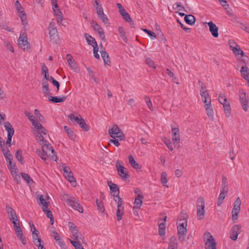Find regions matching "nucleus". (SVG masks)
I'll list each match as a JSON object with an SVG mask.
<instances>
[{
    "label": "nucleus",
    "instance_id": "nucleus-1",
    "mask_svg": "<svg viewBox=\"0 0 249 249\" xmlns=\"http://www.w3.org/2000/svg\"><path fill=\"white\" fill-rule=\"evenodd\" d=\"M39 142L42 146V151L39 149L36 150V152L39 157L44 161H46L47 158H48L56 161L57 157L51 144L45 140H41Z\"/></svg>",
    "mask_w": 249,
    "mask_h": 249
},
{
    "label": "nucleus",
    "instance_id": "nucleus-2",
    "mask_svg": "<svg viewBox=\"0 0 249 249\" xmlns=\"http://www.w3.org/2000/svg\"><path fill=\"white\" fill-rule=\"evenodd\" d=\"M202 101L204 103V107L210 120L213 121L214 120L213 111L211 104V99L208 92H202L200 94Z\"/></svg>",
    "mask_w": 249,
    "mask_h": 249
},
{
    "label": "nucleus",
    "instance_id": "nucleus-3",
    "mask_svg": "<svg viewBox=\"0 0 249 249\" xmlns=\"http://www.w3.org/2000/svg\"><path fill=\"white\" fill-rule=\"evenodd\" d=\"M63 197L67 204L72 207L73 209L78 211L80 213H82L83 212L82 206L78 203L75 197L71 196L68 194H64Z\"/></svg>",
    "mask_w": 249,
    "mask_h": 249
},
{
    "label": "nucleus",
    "instance_id": "nucleus-4",
    "mask_svg": "<svg viewBox=\"0 0 249 249\" xmlns=\"http://www.w3.org/2000/svg\"><path fill=\"white\" fill-rule=\"evenodd\" d=\"M205 202L202 197H199L196 200V216L198 220H202L205 215Z\"/></svg>",
    "mask_w": 249,
    "mask_h": 249
},
{
    "label": "nucleus",
    "instance_id": "nucleus-5",
    "mask_svg": "<svg viewBox=\"0 0 249 249\" xmlns=\"http://www.w3.org/2000/svg\"><path fill=\"white\" fill-rule=\"evenodd\" d=\"M187 223V221L185 219L180 220L178 226V239L181 242L184 241L186 237Z\"/></svg>",
    "mask_w": 249,
    "mask_h": 249
},
{
    "label": "nucleus",
    "instance_id": "nucleus-6",
    "mask_svg": "<svg viewBox=\"0 0 249 249\" xmlns=\"http://www.w3.org/2000/svg\"><path fill=\"white\" fill-rule=\"evenodd\" d=\"M108 133L110 136L113 139L117 138L120 141L125 139V136L122 130L116 124L113 125L112 128L108 130Z\"/></svg>",
    "mask_w": 249,
    "mask_h": 249
},
{
    "label": "nucleus",
    "instance_id": "nucleus-7",
    "mask_svg": "<svg viewBox=\"0 0 249 249\" xmlns=\"http://www.w3.org/2000/svg\"><path fill=\"white\" fill-rule=\"evenodd\" d=\"M115 167L117 170L118 175L123 180H124L129 178L128 172L126 171V168L122 165V162L121 160H117Z\"/></svg>",
    "mask_w": 249,
    "mask_h": 249
},
{
    "label": "nucleus",
    "instance_id": "nucleus-8",
    "mask_svg": "<svg viewBox=\"0 0 249 249\" xmlns=\"http://www.w3.org/2000/svg\"><path fill=\"white\" fill-rule=\"evenodd\" d=\"M204 238L206 239L205 245L206 249H216L215 239L209 232L204 233Z\"/></svg>",
    "mask_w": 249,
    "mask_h": 249
},
{
    "label": "nucleus",
    "instance_id": "nucleus-9",
    "mask_svg": "<svg viewBox=\"0 0 249 249\" xmlns=\"http://www.w3.org/2000/svg\"><path fill=\"white\" fill-rule=\"evenodd\" d=\"M239 96L240 102L242 105L243 109L247 111L248 109V103L249 101V97L247 96L246 92L243 90L241 89L239 90Z\"/></svg>",
    "mask_w": 249,
    "mask_h": 249
},
{
    "label": "nucleus",
    "instance_id": "nucleus-10",
    "mask_svg": "<svg viewBox=\"0 0 249 249\" xmlns=\"http://www.w3.org/2000/svg\"><path fill=\"white\" fill-rule=\"evenodd\" d=\"M114 200L118 204L116 215L117 220L119 221L122 219V215L124 213L123 206L124 202L120 197H118L117 198H114Z\"/></svg>",
    "mask_w": 249,
    "mask_h": 249
},
{
    "label": "nucleus",
    "instance_id": "nucleus-11",
    "mask_svg": "<svg viewBox=\"0 0 249 249\" xmlns=\"http://www.w3.org/2000/svg\"><path fill=\"white\" fill-rule=\"evenodd\" d=\"M171 130L172 132V141L173 144L176 145V144H178L180 142V134L179 127L178 125H176V126H172Z\"/></svg>",
    "mask_w": 249,
    "mask_h": 249
},
{
    "label": "nucleus",
    "instance_id": "nucleus-12",
    "mask_svg": "<svg viewBox=\"0 0 249 249\" xmlns=\"http://www.w3.org/2000/svg\"><path fill=\"white\" fill-rule=\"evenodd\" d=\"M117 6L119 9V12L123 18L127 22L131 24L133 23V20L132 18H130L129 14L126 12L125 10L122 6L121 4L119 3H117Z\"/></svg>",
    "mask_w": 249,
    "mask_h": 249
},
{
    "label": "nucleus",
    "instance_id": "nucleus-13",
    "mask_svg": "<svg viewBox=\"0 0 249 249\" xmlns=\"http://www.w3.org/2000/svg\"><path fill=\"white\" fill-rule=\"evenodd\" d=\"M34 127L38 131L37 140L39 142L41 140H45L43 135H46L47 134L46 129L39 122L36 123Z\"/></svg>",
    "mask_w": 249,
    "mask_h": 249
},
{
    "label": "nucleus",
    "instance_id": "nucleus-14",
    "mask_svg": "<svg viewBox=\"0 0 249 249\" xmlns=\"http://www.w3.org/2000/svg\"><path fill=\"white\" fill-rule=\"evenodd\" d=\"M63 171L65 173V177L68 181H69L72 185L76 184V180L74 178L73 173L71 172V169L68 166H65L63 167Z\"/></svg>",
    "mask_w": 249,
    "mask_h": 249
},
{
    "label": "nucleus",
    "instance_id": "nucleus-15",
    "mask_svg": "<svg viewBox=\"0 0 249 249\" xmlns=\"http://www.w3.org/2000/svg\"><path fill=\"white\" fill-rule=\"evenodd\" d=\"M5 209L8 217L12 223L18 221L15 211L10 206L7 205Z\"/></svg>",
    "mask_w": 249,
    "mask_h": 249
},
{
    "label": "nucleus",
    "instance_id": "nucleus-16",
    "mask_svg": "<svg viewBox=\"0 0 249 249\" xmlns=\"http://www.w3.org/2000/svg\"><path fill=\"white\" fill-rule=\"evenodd\" d=\"M18 44L21 48L26 49L29 48V43L28 42V38L26 36L21 35L18 39Z\"/></svg>",
    "mask_w": 249,
    "mask_h": 249
},
{
    "label": "nucleus",
    "instance_id": "nucleus-17",
    "mask_svg": "<svg viewBox=\"0 0 249 249\" xmlns=\"http://www.w3.org/2000/svg\"><path fill=\"white\" fill-rule=\"evenodd\" d=\"M49 36L51 39H55L57 36V30L53 22H51L49 25Z\"/></svg>",
    "mask_w": 249,
    "mask_h": 249
},
{
    "label": "nucleus",
    "instance_id": "nucleus-18",
    "mask_svg": "<svg viewBox=\"0 0 249 249\" xmlns=\"http://www.w3.org/2000/svg\"><path fill=\"white\" fill-rule=\"evenodd\" d=\"M91 26L95 31H96L99 35L100 38L103 40H105V35L103 28L99 25L97 23L92 20L91 22Z\"/></svg>",
    "mask_w": 249,
    "mask_h": 249
},
{
    "label": "nucleus",
    "instance_id": "nucleus-19",
    "mask_svg": "<svg viewBox=\"0 0 249 249\" xmlns=\"http://www.w3.org/2000/svg\"><path fill=\"white\" fill-rule=\"evenodd\" d=\"M107 184L110 187V193L115 197L114 198H117V197H120L119 196V187L116 184L112 183L111 181L108 182Z\"/></svg>",
    "mask_w": 249,
    "mask_h": 249
},
{
    "label": "nucleus",
    "instance_id": "nucleus-20",
    "mask_svg": "<svg viewBox=\"0 0 249 249\" xmlns=\"http://www.w3.org/2000/svg\"><path fill=\"white\" fill-rule=\"evenodd\" d=\"M209 27V31L214 37H217L219 36L218 30V28L213 21H211L209 22H206Z\"/></svg>",
    "mask_w": 249,
    "mask_h": 249
},
{
    "label": "nucleus",
    "instance_id": "nucleus-21",
    "mask_svg": "<svg viewBox=\"0 0 249 249\" xmlns=\"http://www.w3.org/2000/svg\"><path fill=\"white\" fill-rule=\"evenodd\" d=\"M240 226L238 225L233 226L230 232V237L233 240H236L240 233Z\"/></svg>",
    "mask_w": 249,
    "mask_h": 249
},
{
    "label": "nucleus",
    "instance_id": "nucleus-22",
    "mask_svg": "<svg viewBox=\"0 0 249 249\" xmlns=\"http://www.w3.org/2000/svg\"><path fill=\"white\" fill-rule=\"evenodd\" d=\"M167 218V216H165L163 219H160L159 221V232L160 236H163L165 234V221Z\"/></svg>",
    "mask_w": 249,
    "mask_h": 249
},
{
    "label": "nucleus",
    "instance_id": "nucleus-23",
    "mask_svg": "<svg viewBox=\"0 0 249 249\" xmlns=\"http://www.w3.org/2000/svg\"><path fill=\"white\" fill-rule=\"evenodd\" d=\"M72 238H73L74 240L73 241H82V242H83L84 240V236H83L82 234L78 230H77L76 231H72Z\"/></svg>",
    "mask_w": 249,
    "mask_h": 249
},
{
    "label": "nucleus",
    "instance_id": "nucleus-24",
    "mask_svg": "<svg viewBox=\"0 0 249 249\" xmlns=\"http://www.w3.org/2000/svg\"><path fill=\"white\" fill-rule=\"evenodd\" d=\"M66 59L68 62L69 66L71 69L74 70L75 71H77V67L76 66V63L74 60L73 59L72 56L70 54L66 55Z\"/></svg>",
    "mask_w": 249,
    "mask_h": 249
},
{
    "label": "nucleus",
    "instance_id": "nucleus-25",
    "mask_svg": "<svg viewBox=\"0 0 249 249\" xmlns=\"http://www.w3.org/2000/svg\"><path fill=\"white\" fill-rule=\"evenodd\" d=\"M101 57L104 60L105 65H110L111 62L108 53L105 51L102 50L100 52Z\"/></svg>",
    "mask_w": 249,
    "mask_h": 249
},
{
    "label": "nucleus",
    "instance_id": "nucleus-26",
    "mask_svg": "<svg viewBox=\"0 0 249 249\" xmlns=\"http://www.w3.org/2000/svg\"><path fill=\"white\" fill-rule=\"evenodd\" d=\"M33 242L35 245L39 244V243L41 242V239L39 237V231L35 229V231H32Z\"/></svg>",
    "mask_w": 249,
    "mask_h": 249
},
{
    "label": "nucleus",
    "instance_id": "nucleus-27",
    "mask_svg": "<svg viewBox=\"0 0 249 249\" xmlns=\"http://www.w3.org/2000/svg\"><path fill=\"white\" fill-rule=\"evenodd\" d=\"M85 36L89 45L92 46L93 48L98 47L97 42L93 37L87 34H85Z\"/></svg>",
    "mask_w": 249,
    "mask_h": 249
},
{
    "label": "nucleus",
    "instance_id": "nucleus-28",
    "mask_svg": "<svg viewBox=\"0 0 249 249\" xmlns=\"http://www.w3.org/2000/svg\"><path fill=\"white\" fill-rule=\"evenodd\" d=\"M143 199V196L142 195V194H138V195H137V197H136L134 201V204L135 205V208L139 209L141 207Z\"/></svg>",
    "mask_w": 249,
    "mask_h": 249
},
{
    "label": "nucleus",
    "instance_id": "nucleus-29",
    "mask_svg": "<svg viewBox=\"0 0 249 249\" xmlns=\"http://www.w3.org/2000/svg\"><path fill=\"white\" fill-rule=\"evenodd\" d=\"M4 127L7 132V136L14 135V129L12 124L9 122H6L4 123Z\"/></svg>",
    "mask_w": 249,
    "mask_h": 249
},
{
    "label": "nucleus",
    "instance_id": "nucleus-30",
    "mask_svg": "<svg viewBox=\"0 0 249 249\" xmlns=\"http://www.w3.org/2000/svg\"><path fill=\"white\" fill-rule=\"evenodd\" d=\"M67 96H62V97H58L56 96L53 97L50 96L48 97V100L53 103H62L65 101Z\"/></svg>",
    "mask_w": 249,
    "mask_h": 249
},
{
    "label": "nucleus",
    "instance_id": "nucleus-31",
    "mask_svg": "<svg viewBox=\"0 0 249 249\" xmlns=\"http://www.w3.org/2000/svg\"><path fill=\"white\" fill-rule=\"evenodd\" d=\"M42 91L44 94V96H47L50 95V90L49 89V85L48 82L46 80H43L42 82Z\"/></svg>",
    "mask_w": 249,
    "mask_h": 249
},
{
    "label": "nucleus",
    "instance_id": "nucleus-32",
    "mask_svg": "<svg viewBox=\"0 0 249 249\" xmlns=\"http://www.w3.org/2000/svg\"><path fill=\"white\" fill-rule=\"evenodd\" d=\"M178 249V241L175 236H171L169 239V247Z\"/></svg>",
    "mask_w": 249,
    "mask_h": 249
},
{
    "label": "nucleus",
    "instance_id": "nucleus-33",
    "mask_svg": "<svg viewBox=\"0 0 249 249\" xmlns=\"http://www.w3.org/2000/svg\"><path fill=\"white\" fill-rule=\"evenodd\" d=\"M129 162L130 165L136 169H140L141 166L134 160L132 156L129 155L128 157Z\"/></svg>",
    "mask_w": 249,
    "mask_h": 249
},
{
    "label": "nucleus",
    "instance_id": "nucleus-34",
    "mask_svg": "<svg viewBox=\"0 0 249 249\" xmlns=\"http://www.w3.org/2000/svg\"><path fill=\"white\" fill-rule=\"evenodd\" d=\"M184 20L187 24L192 25L195 23L196 18L194 16L188 15L185 16Z\"/></svg>",
    "mask_w": 249,
    "mask_h": 249
},
{
    "label": "nucleus",
    "instance_id": "nucleus-35",
    "mask_svg": "<svg viewBox=\"0 0 249 249\" xmlns=\"http://www.w3.org/2000/svg\"><path fill=\"white\" fill-rule=\"evenodd\" d=\"M79 116L80 117V121H79L77 124L79 125L80 127L85 131H88L89 129L88 125L86 123L84 119L81 116V115H79Z\"/></svg>",
    "mask_w": 249,
    "mask_h": 249
},
{
    "label": "nucleus",
    "instance_id": "nucleus-36",
    "mask_svg": "<svg viewBox=\"0 0 249 249\" xmlns=\"http://www.w3.org/2000/svg\"><path fill=\"white\" fill-rule=\"evenodd\" d=\"M64 130L67 133L69 137L72 141H75L76 139V135L74 132L67 126H64Z\"/></svg>",
    "mask_w": 249,
    "mask_h": 249
},
{
    "label": "nucleus",
    "instance_id": "nucleus-37",
    "mask_svg": "<svg viewBox=\"0 0 249 249\" xmlns=\"http://www.w3.org/2000/svg\"><path fill=\"white\" fill-rule=\"evenodd\" d=\"M37 198L39 199V202H38V203L40 206H42L41 208L43 207L45 208H48V203L44 198L43 195H38L37 196Z\"/></svg>",
    "mask_w": 249,
    "mask_h": 249
},
{
    "label": "nucleus",
    "instance_id": "nucleus-38",
    "mask_svg": "<svg viewBox=\"0 0 249 249\" xmlns=\"http://www.w3.org/2000/svg\"><path fill=\"white\" fill-rule=\"evenodd\" d=\"M25 115L28 117L30 121L32 122V124L34 126H35L36 124L38 123V121H35V117L30 112L27 111H25Z\"/></svg>",
    "mask_w": 249,
    "mask_h": 249
},
{
    "label": "nucleus",
    "instance_id": "nucleus-39",
    "mask_svg": "<svg viewBox=\"0 0 249 249\" xmlns=\"http://www.w3.org/2000/svg\"><path fill=\"white\" fill-rule=\"evenodd\" d=\"M224 112L227 117H229L231 115V107L229 102L223 105Z\"/></svg>",
    "mask_w": 249,
    "mask_h": 249
},
{
    "label": "nucleus",
    "instance_id": "nucleus-40",
    "mask_svg": "<svg viewBox=\"0 0 249 249\" xmlns=\"http://www.w3.org/2000/svg\"><path fill=\"white\" fill-rule=\"evenodd\" d=\"M228 193L220 192L218 198L217 199V204L218 206H220L223 203L224 199L227 195Z\"/></svg>",
    "mask_w": 249,
    "mask_h": 249
},
{
    "label": "nucleus",
    "instance_id": "nucleus-41",
    "mask_svg": "<svg viewBox=\"0 0 249 249\" xmlns=\"http://www.w3.org/2000/svg\"><path fill=\"white\" fill-rule=\"evenodd\" d=\"M70 243L74 247L75 249H84L81 243L82 241H74L70 239Z\"/></svg>",
    "mask_w": 249,
    "mask_h": 249
},
{
    "label": "nucleus",
    "instance_id": "nucleus-42",
    "mask_svg": "<svg viewBox=\"0 0 249 249\" xmlns=\"http://www.w3.org/2000/svg\"><path fill=\"white\" fill-rule=\"evenodd\" d=\"M18 238L21 241L23 245L26 244V239L24 237L22 233V231H17L16 232Z\"/></svg>",
    "mask_w": 249,
    "mask_h": 249
},
{
    "label": "nucleus",
    "instance_id": "nucleus-43",
    "mask_svg": "<svg viewBox=\"0 0 249 249\" xmlns=\"http://www.w3.org/2000/svg\"><path fill=\"white\" fill-rule=\"evenodd\" d=\"M19 13V17L21 19L22 23L23 25H26L27 23V20H26V15L24 12L23 10L20 11V12H18Z\"/></svg>",
    "mask_w": 249,
    "mask_h": 249
},
{
    "label": "nucleus",
    "instance_id": "nucleus-44",
    "mask_svg": "<svg viewBox=\"0 0 249 249\" xmlns=\"http://www.w3.org/2000/svg\"><path fill=\"white\" fill-rule=\"evenodd\" d=\"M144 101L149 109H150L151 111H153L154 110V107L153 106L150 97L147 96H145Z\"/></svg>",
    "mask_w": 249,
    "mask_h": 249
},
{
    "label": "nucleus",
    "instance_id": "nucleus-45",
    "mask_svg": "<svg viewBox=\"0 0 249 249\" xmlns=\"http://www.w3.org/2000/svg\"><path fill=\"white\" fill-rule=\"evenodd\" d=\"M118 32H119V33L120 34V36L123 39V40L125 42H127V38H126V37L125 36V34L124 30L123 27H119L118 28Z\"/></svg>",
    "mask_w": 249,
    "mask_h": 249
},
{
    "label": "nucleus",
    "instance_id": "nucleus-46",
    "mask_svg": "<svg viewBox=\"0 0 249 249\" xmlns=\"http://www.w3.org/2000/svg\"><path fill=\"white\" fill-rule=\"evenodd\" d=\"M167 174L165 172H163L161 174V184L164 186H166L168 187L166 185V183L167 182Z\"/></svg>",
    "mask_w": 249,
    "mask_h": 249
},
{
    "label": "nucleus",
    "instance_id": "nucleus-47",
    "mask_svg": "<svg viewBox=\"0 0 249 249\" xmlns=\"http://www.w3.org/2000/svg\"><path fill=\"white\" fill-rule=\"evenodd\" d=\"M198 84L200 87V94L202 93V92H208V90L207 89L206 86L201 81H198Z\"/></svg>",
    "mask_w": 249,
    "mask_h": 249
},
{
    "label": "nucleus",
    "instance_id": "nucleus-48",
    "mask_svg": "<svg viewBox=\"0 0 249 249\" xmlns=\"http://www.w3.org/2000/svg\"><path fill=\"white\" fill-rule=\"evenodd\" d=\"M22 178L25 180L27 183H30L31 182H33V180L27 174L24 173H21Z\"/></svg>",
    "mask_w": 249,
    "mask_h": 249
},
{
    "label": "nucleus",
    "instance_id": "nucleus-49",
    "mask_svg": "<svg viewBox=\"0 0 249 249\" xmlns=\"http://www.w3.org/2000/svg\"><path fill=\"white\" fill-rule=\"evenodd\" d=\"M22 152L21 150L19 149L17 151L16 153V157L18 159V160L20 162H22L23 160V158L22 156Z\"/></svg>",
    "mask_w": 249,
    "mask_h": 249
},
{
    "label": "nucleus",
    "instance_id": "nucleus-50",
    "mask_svg": "<svg viewBox=\"0 0 249 249\" xmlns=\"http://www.w3.org/2000/svg\"><path fill=\"white\" fill-rule=\"evenodd\" d=\"M145 63L150 67H151L153 69H156V68L154 62L150 58H146Z\"/></svg>",
    "mask_w": 249,
    "mask_h": 249
},
{
    "label": "nucleus",
    "instance_id": "nucleus-51",
    "mask_svg": "<svg viewBox=\"0 0 249 249\" xmlns=\"http://www.w3.org/2000/svg\"><path fill=\"white\" fill-rule=\"evenodd\" d=\"M232 51L236 55L239 54H240L242 56L244 55L243 51L240 48L239 46H238V47L234 48V49Z\"/></svg>",
    "mask_w": 249,
    "mask_h": 249
},
{
    "label": "nucleus",
    "instance_id": "nucleus-52",
    "mask_svg": "<svg viewBox=\"0 0 249 249\" xmlns=\"http://www.w3.org/2000/svg\"><path fill=\"white\" fill-rule=\"evenodd\" d=\"M165 145L167 146V147L171 150H173V148L172 146V143L171 141L169 139H167V138H164L163 140Z\"/></svg>",
    "mask_w": 249,
    "mask_h": 249
},
{
    "label": "nucleus",
    "instance_id": "nucleus-53",
    "mask_svg": "<svg viewBox=\"0 0 249 249\" xmlns=\"http://www.w3.org/2000/svg\"><path fill=\"white\" fill-rule=\"evenodd\" d=\"M15 180L16 181L18 184H19L20 182V176L17 174V171H13L12 169V172H11Z\"/></svg>",
    "mask_w": 249,
    "mask_h": 249
},
{
    "label": "nucleus",
    "instance_id": "nucleus-54",
    "mask_svg": "<svg viewBox=\"0 0 249 249\" xmlns=\"http://www.w3.org/2000/svg\"><path fill=\"white\" fill-rule=\"evenodd\" d=\"M4 45L5 46V47H6L7 48V49L8 50H9L10 52L13 53L14 50V48L13 47V46H12L11 43L6 40H4Z\"/></svg>",
    "mask_w": 249,
    "mask_h": 249
},
{
    "label": "nucleus",
    "instance_id": "nucleus-55",
    "mask_svg": "<svg viewBox=\"0 0 249 249\" xmlns=\"http://www.w3.org/2000/svg\"><path fill=\"white\" fill-rule=\"evenodd\" d=\"M241 205V200L239 197H238L234 202V205L232 209L240 210Z\"/></svg>",
    "mask_w": 249,
    "mask_h": 249
},
{
    "label": "nucleus",
    "instance_id": "nucleus-56",
    "mask_svg": "<svg viewBox=\"0 0 249 249\" xmlns=\"http://www.w3.org/2000/svg\"><path fill=\"white\" fill-rule=\"evenodd\" d=\"M218 100H219V101L220 102V103L222 105H224V104L227 103V102H228L227 101V97H226V96L224 94H222V95H219Z\"/></svg>",
    "mask_w": 249,
    "mask_h": 249
},
{
    "label": "nucleus",
    "instance_id": "nucleus-57",
    "mask_svg": "<svg viewBox=\"0 0 249 249\" xmlns=\"http://www.w3.org/2000/svg\"><path fill=\"white\" fill-rule=\"evenodd\" d=\"M48 80L51 81L53 85L56 87L57 92H58L59 89V82L55 80L52 76H50V78Z\"/></svg>",
    "mask_w": 249,
    "mask_h": 249
},
{
    "label": "nucleus",
    "instance_id": "nucleus-58",
    "mask_svg": "<svg viewBox=\"0 0 249 249\" xmlns=\"http://www.w3.org/2000/svg\"><path fill=\"white\" fill-rule=\"evenodd\" d=\"M96 202L98 210L100 212L103 213L104 212L105 208L103 205V203L101 202H99L98 199H96Z\"/></svg>",
    "mask_w": 249,
    "mask_h": 249
},
{
    "label": "nucleus",
    "instance_id": "nucleus-59",
    "mask_svg": "<svg viewBox=\"0 0 249 249\" xmlns=\"http://www.w3.org/2000/svg\"><path fill=\"white\" fill-rule=\"evenodd\" d=\"M142 30L144 32H145L146 33H147L149 36H150V37H151L152 39H154L155 38H156V34L154 32H152L150 30H148L146 29H142Z\"/></svg>",
    "mask_w": 249,
    "mask_h": 249
},
{
    "label": "nucleus",
    "instance_id": "nucleus-60",
    "mask_svg": "<svg viewBox=\"0 0 249 249\" xmlns=\"http://www.w3.org/2000/svg\"><path fill=\"white\" fill-rule=\"evenodd\" d=\"M4 156L5 158L6 159L7 162H8L9 163V164H11L12 160L13 159V156L11 154L10 152L4 155Z\"/></svg>",
    "mask_w": 249,
    "mask_h": 249
},
{
    "label": "nucleus",
    "instance_id": "nucleus-61",
    "mask_svg": "<svg viewBox=\"0 0 249 249\" xmlns=\"http://www.w3.org/2000/svg\"><path fill=\"white\" fill-rule=\"evenodd\" d=\"M240 210H232V218L233 220H236L238 219V213Z\"/></svg>",
    "mask_w": 249,
    "mask_h": 249
},
{
    "label": "nucleus",
    "instance_id": "nucleus-62",
    "mask_svg": "<svg viewBox=\"0 0 249 249\" xmlns=\"http://www.w3.org/2000/svg\"><path fill=\"white\" fill-rule=\"evenodd\" d=\"M42 209L48 218H50L53 216L52 212L50 210H48V208L42 207Z\"/></svg>",
    "mask_w": 249,
    "mask_h": 249
},
{
    "label": "nucleus",
    "instance_id": "nucleus-63",
    "mask_svg": "<svg viewBox=\"0 0 249 249\" xmlns=\"http://www.w3.org/2000/svg\"><path fill=\"white\" fill-rule=\"evenodd\" d=\"M14 225V228L15 231V232L17 231H19L22 230L19 225V223L18 221L12 223Z\"/></svg>",
    "mask_w": 249,
    "mask_h": 249
},
{
    "label": "nucleus",
    "instance_id": "nucleus-64",
    "mask_svg": "<svg viewBox=\"0 0 249 249\" xmlns=\"http://www.w3.org/2000/svg\"><path fill=\"white\" fill-rule=\"evenodd\" d=\"M96 11H97V14L99 16H101L102 15L104 14L103 9L101 5L98 6L96 7Z\"/></svg>",
    "mask_w": 249,
    "mask_h": 249
}]
</instances>
